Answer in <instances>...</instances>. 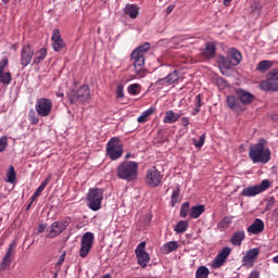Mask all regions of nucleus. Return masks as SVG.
Returning <instances> with one entry per match:
<instances>
[{
    "instance_id": "nucleus-1",
    "label": "nucleus",
    "mask_w": 278,
    "mask_h": 278,
    "mask_svg": "<svg viewBox=\"0 0 278 278\" xmlns=\"http://www.w3.org/2000/svg\"><path fill=\"white\" fill-rule=\"evenodd\" d=\"M249 157L253 164H268L270 162V148L268 142L264 139L258 140L253 144L249 151Z\"/></svg>"
},
{
    "instance_id": "nucleus-2",
    "label": "nucleus",
    "mask_w": 278,
    "mask_h": 278,
    "mask_svg": "<svg viewBox=\"0 0 278 278\" xmlns=\"http://www.w3.org/2000/svg\"><path fill=\"white\" fill-rule=\"evenodd\" d=\"M117 177L126 181H135L138 179V163L134 161H125L117 166Z\"/></svg>"
},
{
    "instance_id": "nucleus-3",
    "label": "nucleus",
    "mask_w": 278,
    "mask_h": 278,
    "mask_svg": "<svg viewBox=\"0 0 278 278\" xmlns=\"http://www.w3.org/2000/svg\"><path fill=\"white\" fill-rule=\"evenodd\" d=\"M240 62H242V54L240 51L232 48L229 50L227 59L225 56L218 58L217 64L223 75H225L231 66H238Z\"/></svg>"
},
{
    "instance_id": "nucleus-4",
    "label": "nucleus",
    "mask_w": 278,
    "mask_h": 278,
    "mask_svg": "<svg viewBox=\"0 0 278 278\" xmlns=\"http://www.w3.org/2000/svg\"><path fill=\"white\" fill-rule=\"evenodd\" d=\"M101 203H103V190L91 189L87 195V205L92 212H99L101 210Z\"/></svg>"
},
{
    "instance_id": "nucleus-5",
    "label": "nucleus",
    "mask_w": 278,
    "mask_h": 278,
    "mask_svg": "<svg viewBox=\"0 0 278 278\" xmlns=\"http://www.w3.org/2000/svg\"><path fill=\"white\" fill-rule=\"evenodd\" d=\"M35 110L38 116L42 118H47V116H51V112H53V100L49 98H39L36 101Z\"/></svg>"
},
{
    "instance_id": "nucleus-6",
    "label": "nucleus",
    "mask_w": 278,
    "mask_h": 278,
    "mask_svg": "<svg viewBox=\"0 0 278 278\" xmlns=\"http://www.w3.org/2000/svg\"><path fill=\"white\" fill-rule=\"evenodd\" d=\"M106 155L111 157V160H118L119 157H123V141L117 137H113L108 142Z\"/></svg>"
},
{
    "instance_id": "nucleus-7",
    "label": "nucleus",
    "mask_w": 278,
    "mask_h": 278,
    "mask_svg": "<svg viewBox=\"0 0 278 278\" xmlns=\"http://www.w3.org/2000/svg\"><path fill=\"white\" fill-rule=\"evenodd\" d=\"M135 253H136V257L139 266H141V268H147V266L149 265V262H151V256L147 252V242L146 241L140 242L137 245Z\"/></svg>"
},
{
    "instance_id": "nucleus-8",
    "label": "nucleus",
    "mask_w": 278,
    "mask_h": 278,
    "mask_svg": "<svg viewBox=\"0 0 278 278\" xmlns=\"http://www.w3.org/2000/svg\"><path fill=\"white\" fill-rule=\"evenodd\" d=\"M270 188V181L263 180L260 185H254L251 187H247L242 190V197H257V194H262V192L268 190Z\"/></svg>"
},
{
    "instance_id": "nucleus-9",
    "label": "nucleus",
    "mask_w": 278,
    "mask_h": 278,
    "mask_svg": "<svg viewBox=\"0 0 278 278\" xmlns=\"http://www.w3.org/2000/svg\"><path fill=\"white\" fill-rule=\"evenodd\" d=\"M68 99L71 103H77V101L86 103V101L90 100V87L83 86L77 90V92L71 91L68 93Z\"/></svg>"
},
{
    "instance_id": "nucleus-10",
    "label": "nucleus",
    "mask_w": 278,
    "mask_h": 278,
    "mask_svg": "<svg viewBox=\"0 0 278 278\" xmlns=\"http://www.w3.org/2000/svg\"><path fill=\"white\" fill-rule=\"evenodd\" d=\"M92 244H94V233L86 232L80 242L79 255L80 257H88V253L92 249Z\"/></svg>"
},
{
    "instance_id": "nucleus-11",
    "label": "nucleus",
    "mask_w": 278,
    "mask_h": 278,
    "mask_svg": "<svg viewBox=\"0 0 278 278\" xmlns=\"http://www.w3.org/2000/svg\"><path fill=\"white\" fill-rule=\"evenodd\" d=\"M260 88L262 90H278V70H273L268 79L261 83Z\"/></svg>"
},
{
    "instance_id": "nucleus-12",
    "label": "nucleus",
    "mask_w": 278,
    "mask_h": 278,
    "mask_svg": "<svg viewBox=\"0 0 278 278\" xmlns=\"http://www.w3.org/2000/svg\"><path fill=\"white\" fill-rule=\"evenodd\" d=\"M131 60L137 78L144 77V56L132 52Z\"/></svg>"
},
{
    "instance_id": "nucleus-13",
    "label": "nucleus",
    "mask_w": 278,
    "mask_h": 278,
    "mask_svg": "<svg viewBox=\"0 0 278 278\" xmlns=\"http://www.w3.org/2000/svg\"><path fill=\"white\" fill-rule=\"evenodd\" d=\"M146 181L151 188H156L159 184H162V174L157 168L151 167L147 170Z\"/></svg>"
},
{
    "instance_id": "nucleus-14",
    "label": "nucleus",
    "mask_w": 278,
    "mask_h": 278,
    "mask_svg": "<svg viewBox=\"0 0 278 278\" xmlns=\"http://www.w3.org/2000/svg\"><path fill=\"white\" fill-rule=\"evenodd\" d=\"M31 60H34V48L29 45L24 46L21 51V60L20 64L23 68L29 66L31 64Z\"/></svg>"
},
{
    "instance_id": "nucleus-15",
    "label": "nucleus",
    "mask_w": 278,
    "mask_h": 278,
    "mask_svg": "<svg viewBox=\"0 0 278 278\" xmlns=\"http://www.w3.org/2000/svg\"><path fill=\"white\" fill-rule=\"evenodd\" d=\"M258 255H260V248H254L247 251V253L242 257L243 266H247V268H253V264L257 262Z\"/></svg>"
},
{
    "instance_id": "nucleus-16",
    "label": "nucleus",
    "mask_w": 278,
    "mask_h": 278,
    "mask_svg": "<svg viewBox=\"0 0 278 278\" xmlns=\"http://www.w3.org/2000/svg\"><path fill=\"white\" fill-rule=\"evenodd\" d=\"M231 254L230 248H224L215 257V260L211 263L212 268H220L225 262H227V258Z\"/></svg>"
},
{
    "instance_id": "nucleus-17",
    "label": "nucleus",
    "mask_w": 278,
    "mask_h": 278,
    "mask_svg": "<svg viewBox=\"0 0 278 278\" xmlns=\"http://www.w3.org/2000/svg\"><path fill=\"white\" fill-rule=\"evenodd\" d=\"M68 227V222H54L49 227V232L47 235L48 238H55L56 236H60L64 229Z\"/></svg>"
},
{
    "instance_id": "nucleus-18",
    "label": "nucleus",
    "mask_w": 278,
    "mask_h": 278,
    "mask_svg": "<svg viewBox=\"0 0 278 278\" xmlns=\"http://www.w3.org/2000/svg\"><path fill=\"white\" fill-rule=\"evenodd\" d=\"M51 40H52V49H54V51H62V49L66 47V45L64 43V39H62V34L58 28L53 30Z\"/></svg>"
},
{
    "instance_id": "nucleus-19",
    "label": "nucleus",
    "mask_w": 278,
    "mask_h": 278,
    "mask_svg": "<svg viewBox=\"0 0 278 278\" xmlns=\"http://www.w3.org/2000/svg\"><path fill=\"white\" fill-rule=\"evenodd\" d=\"M8 66V58L4 56L0 61V81L1 84H4V86H8L12 81V74L9 72H3V70Z\"/></svg>"
},
{
    "instance_id": "nucleus-20",
    "label": "nucleus",
    "mask_w": 278,
    "mask_h": 278,
    "mask_svg": "<svg viewBox=\"0 0 278 278\" xmlns=\"http://www.w3.org/2000/svg\"><path fill=\"white\" fill-rule=\"evenodd\" d=\"M236 94H237L238 99L241 101V103H244V104L252 103L253 99H255L253 93H251L244 89H237Z\"/></svg>"
},
{
    "instance_id": "nucleus-21",
    "label": "nucleus",
    "mask_w": 278,
    "mask_h": 278,
    "mask_svg": "<svg viewBox=\"0 0 278 278\" xmlns=\"http://www.w3.org/2000/svg\"><path fill=\"white\" fill-rule=\"evenodd\" d=\"M226 103L230 110H233L235 112H243L244 109H242V105L240 104V101L235 96H228Z\"/></svg>"
},
{
    "instance_id": "nucleus-22",
    "label": "nucleus",
    "mask_w": 278,
    "mask_h": 278,
    "mask_svg": "<svg viewBox=\"0 0 278 278\" xmlns=\"http://www.w3.org/2000/svg\"><path fill=\"white\" fill-rule=\"evenodd\" d=\"M264 231V222L260 218H256L254 223L248 228L249 233L257 235Z\"/></svg>"
},
{
    "instance_id": "nucleus-23",
    "label": "nucleus",
    "mask_w": 278,
    "mask_h": 278,
    "mask_svg": "<svg viewBox=\"0 0 278 278\" xmlns=\"http://www.w3.org/2000/svg\"><path fill=\"white\" fill-rule=\"evenodd\" d=\"M124 14L129 16V18L135 20L140 14V7L136 4H127L124 9Z\"/></svg>"
},
{
    "instance_id": "nucleus-24",
    "label": "nucleus",
    "mask_w": 278,
    "mask_h": 278,
    "mask_svg": "<svg viewBox=\"0 0 278 278\" xmlns=\"http://www.w3.org/2000/svg\"><path fill=\"white\" fill-rule=\"evenodd\" d=\"M216 55V43H207L205 49L202 51V58L204 60H212Z\"/></svg>"
},
{
    "instance_id": "nucleus-25",
    "label": "nucleus",
    "mask_w": 278,
    "mask_h": 278,
    "mask_svg": "<svg viewBox=\"0 0 278 278\" xmlns=\"http://www.w3.org/2000/svg\"><path fill=\"white\" fill-rule=\"evenodd\" d=\"M179 118H181V114L175 113L174 111H166L163 123L170 125L173 123H177Z\"/></svg>"
},
{
    "instance_id": "nucleus-26",
    "label": "nucleus",
    "mask_w": 278,
    "mask_h": 278,
    "mask_svg": "<svg viewBox=\"0 0 278 278\" xmlns=\"http://www.w3.org/2000/svg\"><path fill=\"white\" fill-rule=\"evenodd\" d=\"M203 212H205V205L199 204L190 208L189 216L190 218H199Z\"/></svg>"
},
{
    "instance_id": "nucleus-27",
    "label": "nucleus",
    "mask_w": 278,
    "mask_h": 278,
    "mask_svg": "<svg viewBox=\"0 0 278 278\" xmlns=\"http://www.w3.org/2000/svg\"><path fill=\"white\" fill-rule=\"evenodd\" d=\"M51 180V176H49L46 180L41 182V185L38 187V189L35 191V193L31 195V201H36L38 197L42 194V191L47 186H49V181Z\"/></svg>"
},
{
    "instance_id": "nucleus-28",
    "label": "nucleus",
    "mask_w": 278,
    "mask_h": 278,
    "mask_svg": "<svg viewBox=\"0 0 278 278\" xmlns=\"http://www.w3.org/2000/svg\"><path fill=\"white\" fill-rule=\"evenodd\" d=\"M243 240H244V231L242 230L237 231L231 237V244H233L235 247H240Z\"/></svg>"
},
{
    "instance_id": "nucleus-29",
    "label": "nucleus",
    "mask_w": 278,
    "mask_h": 278,
    "mask_svg": "<svg viewBox=\"0 0 278 278\" xmlns=\"http://www.w3.org/2000/svg\"><path fill=\"white\" fill-rule=\"evenodd\" d=\"M179 249V243L177 241H169L165 243L162 248L163 253H173V251H177Z\"/></svg>"
},
{
    "instance_id": "nucleus-30",
    "label": "nucleus",
    "mask_w": 278,
    "mask_h": 278,
    "mask_svg": "<svg viewBox=\"0 0 278 278\" xmlns=\"http://www.w3.org/2000/svg\"><path fill=\"white\" fill-rule=\"evenodd\" d=\"M155 113V108L151 106L150 109L146 110L139 117L138 123H147L149 121V116Z\"/></svg>"
},
{
    "instance_id": "nucleus-31",
    "label": "nucleus",
    "mask_w": 278,
    "mask_h": 278,
    "mask_svg": "<svg viewBox=\"0 0 278 278\" xmlns=\"http://www.w3.org/2000/svg\"><path fill=\"white\" fill-rule=\"evenodd\" d=\"M47 58V49L41 48L35 53L34 64H40Z\"/></svg>"
},
{
    "instance_id": "nucleus-32",
    "label": "nucleus",
    "mask_w": 278,
    "mask_h": 278,
    "mask_svg": "<svg viewBox=\"0 0 278 278\" xmlns=\"http://www.w3.org/2000/svg\"><path fill=\"white\" fill-rule=\"evenodd\" d=\"M166 77H167V84H169V86H173V84H176V81L181 80V74L178 71H174Z\"/></svg>"
},
{
    "instance_id": "nucleus-33",
    "label": "nucleus",
    "mask_w": 278,
    "mask_h": 278,
    "mask_svg": "<svg viewBox=\"0 0 278 278\" xmlns=\"http://www.w3.org/2000/svg\"><path fill=\"white\" fill-rule=\"evenodd\" d=\"M273 67V63L271 61H268V60H264V61H261L257 66H256V70L260 71V73H266V71H268L269 68Z\"/></svg>"
},
{
    "instance_id": "nucleus-34",
    "label": "nucleus",
    "mask_w": 278,
    "mask_h": 278,
    "mask_svg": "<svg viewBox=\"0 0 278 278\" xmlns=\"http://www.w3.org/2000/svg\"><path fill=\"white\" fill-rule=\"evenodd\" d=\"M210 277V268L206 266H200L195 271V278H207Z\"/></svg>"
},
{
    "instance_id": "nucleus-35",
    "label": "nucleus",
    "mask_w": 278,
    "mask_h": 278,
    "mask_svg": "<svg viewBox=\"0 0 278 278\" xmlns=\"http://www.w3.org/2000/svg\"><path fill=\"white\" fill-rule=\"evenodd\" d=\"M7 181L8 184L16 182V170H14V166H10L7 173Z\"/></svg>"
},
{
    "instance_id": "nucleus-36",
    "label": "nucleus",
    "mask_w": 278,
    "mask_h": 278,
    "mask_svg": "<svg viewBox=\"0 0 278 278\" xmlns=\"http://www.w3.org/2000/svg\"><path fill=\"white\" fill-rule=\"evenodd\" d=\"M176 233H186L188 231V222L186 220H180L177 223L175 227Z\"/></svg>"
},
{
    "instance_id": "nucleus-37",
    "label": "nucleus",
    "mask_w": 278,
    "mask_h": 278,
    "mask_svg": "<svg viewBox=\"0 0 278 278\" xmlns=\"http://www.w3.org/2000/svg\"><path fill=\"white\" fill-rule=\"evenodd\" d=\"M11 264H12V256H9L5 254L0 264V270H5L7 268H10Z\"/></svg>"
},
{
    "instance_id": "nucleus-38",
    "label": "nucleus",
    "mask_w": 278,
    "mask_h": 278,
    "mask_svg": "<svg viewBox=\"0 0 278 278\" xmlns=\"http://www.w3.org/2000/svg\"><path fill=\"white\" fill-rule=\"evenodd\" d=\"M149 49H151V45L150 43H143L142 46L138 47L135 51H132V53L137 52L138 55L144 56V52L149 51Z\"/></svg>"
},
{
    "instance_id": "nucleus-39",
    "label": "nucleus",
    "mask_w": 278,
    "mask_h": 278,
    "mask_svg": "<svg viewBox=\"0 0 278 278\" xmlns=\"http://www.w3.org/2000/svg\"><path fill=\"white\" fill-rule=\"evenodd\" d=\"M190 214V202H185L180 207V216L181 218H186Z\"/></svg>"
},
{
    "instance_id": "nucleus-40",
    "label": "nucleus",
    "mask_w": 278,
    "mask_h": 278,
    "mask_svg": "<svg viewBox=\"0 0 278 278\" xmlns=\"http://www.w3.org/2000/svg\"><path fill=\"white\" fill-rule=\"evenodd\" d=\"M128 92L134 97H136V94H140V85L139 84L129 85Z\"/></svg>"
},
{
    "instance_id": "nucleus-41",
    "label": "nucleus",
    "mask_w": 278,
    "mask_h": 278,
    "mask_svg": "<svg viewBox=\"0 0 278 278\" xmlns=\"http://www.w3.org/2000/svg\"><path fill=\"white\" fill-rule=\"evenodd\" d=\"M192 142L197 149H201V147L205 144V135H202L199 140L197 138H193Z\"/></svg>"
},
{
    "instance_id": "nucleus-42",
    "label": "nucleus",
    "mask_w": 278,
    "mask_h": 278,
    "mask_svg": "<svg viewBox=\"0 0 278 278\" xmlns=\"http://www.w3.org/2000/svg\"><path fill=\"white\" fill-rule=\"evenodd\" d=\"M179 202V187L176 188V190L172 193V205H175V203Z\"/></svg>"
},
{
    "instance_id": "nucleus-43",
    "label": "nucleus",
    "mask_w": 278,
    "mask_h": 278,
    "mask_svg": "<svg viewBox=\"0 0 278 278\" xmlns=\"http://www.w3.org/2000/svg\"><path fill=\"white\" fill-rule=\"evenodd\" d=\"M125 87H123V85H117V88H116V97L117 99H123V97H125Z\"/></svg>"
},
{
    "instance_id": "nucleus-44",
    "label": "nucleus",
    "mask_w": 278,
    "mask_h": 278,
    "mask_svg": "<svg viewBox=\"0 0 278 278\" xmlns=\"http://www.w3.org/2000/svg\"><path fill=\"white\" fill-rule=\"evenodd\" d=\"M8 147V137H1L0 138V153H2V151H5Z\"/></svg>"
},
{
    "instance_id": "nucleus-45",
    "label": "nucleus",
    "mask_w": 278,
    "mask_h": 278,
    "mask_svg": "<svg viewBox=\"0 0 278 278\" xmlns=\"http://www.w3.org/2000/svg\"><path fill=\"white\" fill-rule=\"evenodd\" d=\"M220 227H223L224 229L229 227V225H231V218L230 217H225L222 222H220Z\"/></svg>"
},
{
    "instance_id": "nucleus-46",
    "label": "nucleus",
    "mask_w": 278,
    "mask_h": 278,
    "mask_svg": "<svg viewBox=\"0 0 278 278\" xmlns=\"http://www.w3.org/2000/svg\"><path fill=\"white\" fill-rule=\"evenodd\" d=\"M156 86H170V85L168 84V78L165 77V78L159 79V80L156 81Z\"/></svg>"
},
{
    "instance_id": "nucleus-47",
    "label": "nucleus",
    "mask_w": 278,
    "mask_h": 278,
    "mask_svg": "<svg viewBox=\"0 0 278 278\" xmlns=\"http://www.w3.org/2000/svg\"><path fill=\"white\" fill-rule=\"evenodd\" d=\"M14 249H16V244L12 243L7 252L5 255H8L9 257H12V253H14Z\"/></svg>"
},
{
    "instance_id": "nucleus-48",
    "label": "nucleus",
    "mask_w": 278,
    "mask_h": 278,
    "mask_svg": "<svg viewBox=\"0 0 278 278\" xmlns=\"http://www.w3.org/2000/svg\"><path fill=\"white\" fill-rule=\"evenodd\" d=\"M30 123H33V125H38V123H40V119L38 117H36V116H33L30 118Z\"/></svg>"
},
{
    "instance_id": "nucleus-49",
    "label": "nucleus",
    "mask_w": 278,
    "mask_h": 278,
    "mask_svg": "<svg viewBox=\"0 0 278 278\" xmlns=\"http://www.w3.org/2000/svg\"><path fill=\"white\" fill-rule=\"evenodd\" d=\"M181 123H182L184 127H188L190 121L188 119V117H182Z\"/></svg>"
},
{
    "instance_id": "nucleus-50",
    "label": "nucleus",
    "mask_w": 278,
    "mask_h": 278,
    "mask_svg": "<svg viewBox=\"0 0 278 278\" xmlns=\"http://www.w3.org/2000/svg\"><path fill=\"white\" fill-rule=\"evenodd\" d=\"M175 10V5L174 4H170L166 8V12L167 14H170V12H173Z\"/></svg>"
},
{
    "instance_id": "nucleus-51",
    "label": "nucleus",
    "mask_w": 278,
    "mask_h": 278,
    "mask_svg": "<svg viewBox=\"0 0 278 278\" xmlns=\"http://www.w3.org/2000/svg\"><path fill=\"white\" fill-rule=\"evenodd\" d=\"M250 278H260V273L256 270L252 271Z\"/></svg>"
},
{
    "instance_id": "nucleus-52",
    "label": "nucleus",
    "mask_w": 278,
    "mask_h": 278,
    "mask_svg": "<svg viewBox=\"0 0 278 278\" xmlns=\"http://www.w3.org/2000/svg\"><path fill=\"white\" fill-rule=\"evenodd\" d=\"M46 229V226L45 225H40L39 226V233H42V231H45Z\"/></svg>"
},
{
    "instance_id": "nucleus-53",
    "label": "nucleus",
    "mask_w": 278,
    "mask_h": 278,
    "mask_svg": "<svg viewBox=\"0 0 278 278\" xmlns=\"http://www.w3.org/2000/svg\"><path fill=\"white\" fill-rule=\"evenodd\" d=\"M271 261L274 264H278V255L274 256Z\"/></svg>"
},
{
    "instance_id": "nucleus-54",
    "label": "nucleus",
    "mask_w": 278,
    "mask_h": 278,
    "mask_svg": "<svg viewBox=\"0 0 278 278\" xmlns=\"http://www.w3.org/2000/svg\"><path fill=\"white\" fill-rule=\"evenodd\" d=\"M231 3V0H224V5H226V8Z\"/></svg>"
},
{
    "instance_id": "nucleus-55",
    "label": "nucleus",
    "mask_w": 278,
    "mask_h": 278,
    "mask_svg": "<svg viewBox=\"0 0 278 278\" xmlns=\"http://www.w3.org/2000/svg\"><path fill=\"white\" fill-rule=\"evenodd\" d=\"M56 97H59V98L64 97V92H62V91L56 92Z\"/></svg>"
},
{
    "instance_id": "nucleus-56",
    "label": "nucleus",
    "mask_w": 278,
    "mask_h": 278,
    "mask_svg": "<svg viewBox=\"0 0 278 278\" xmlns=\"http://www.w3.org/2000/svg\"><path fill=\"white\" fill-rule=\"evenodd\" d=\"M101 278H112V275L110 274H105L104 276H102Z\"/></svg>"
},
{
    "instance_id": "nucleus-57",
    "label": "nucleus",
    "mask_w": 278,
    "mask_h": 278,
    "mask_svg": "<svg viewBox=\"0 0 278 278\" xmlns=\"http://www.w3.org/2000/svg\"><path fill=\"white\" fill-rule=\"evenodd\" d=\"M131 157V154H126V160H129Z\"/></svg>"
},
{
    "instance_id": "nucleus-58",
    "label": "nucleus",
    "mask_w": 278,
    "mask_h": 278,
    "mask_svg": "<svg viewBox=\"0 0 278 278\" xmlns=\"http://www.w3.org/2000/svg\"><path fill=\"white\" fill-rule=\"evenodd\" d=\"M4 3H9L10 2V0H2Z\"/></svg>"
},
{
    "instance_id": "nucleus-59",
    "label": "nucleus",
    "mask_w": 278,
    "mask_h": 278,
    "mask_svg": "<svg viewBox=\"0 0 278 278\" xmlns=\"http://www.w3.org/2000/svg\"><path fill=\"white\" fill-rule=\"evenodd\" d=\"M61 262H64V255L61 256Z\"/></svg>"
},
{
    "instance_id": "nucleus-60",
    "label": "nucleus",
    "mask_w": 278,
    "mask_h": 278,
    "mask_svg": "<svg viewBox=\"0 0 278 278\" xmlns=\"http://www.w3.org/2000/svg\"><path fill=\"white\" fill-rule=\"evenodd\" d=\"M198 99H201V96H198Z\"/></svg>"
}]
</instances>
